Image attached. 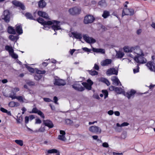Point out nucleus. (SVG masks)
I'll return each mask as SVG.
<instances>
[{"label":"nucleus","instance_id":"nucleus-1","mask_svg":"<svg viewBox=\"0 0 155 155\" xmlns=\"http://www.w3.org/2000/svg\"><path fill=\"white\" fill-rule=\"evenodd\" d=\"M37 21L39 23L43 25L44 27L43 28L45 30H48L49 28L48 26L52 25L51 28L53 30L55 33L54 35H57L56 31L58 30L61 29L60 25V21L55 20H52V21H45L42 18H39L37 19Z\"/></svg>","mask_w":155,"mask_h":155},{"label":"nucleus","instance_id":"nucleus-2","mask_svg":"<svg viewBox=\"0 0 155 155\" xmlns=\"http://www.w3.org/2000/svg\"><path fill=\"white\" fill-rule=\"evenodd\" d=\"M134 14V10L133 8H125L123 9L122 17L125 15H133Z\"/></svg>","mask_w":155,"mask_h":155},{"label":"nucleus","instance_id":"nucleus-3","mask_svg":"<svg viewBox=\"0 0 155 155\" xmlns=\"http://www.w3.org/2000/svg\"><path fill=\"white\" fill-rule=\"evenodd\" d=\"M144 55L136 56L134 58V60L139 64H144L146 62V60L143 57Z\"/></svg>","mask_w":155,"mask_h":155},{"label":"nucleus","instance_id":"nucleus-4","mask_svg":"<svg viewBox=\"0 0 155 155\" xmlns=\"http://www.w3.org/2000/svg\"><path fill=\"white\" fill-rule=\"evenodd\" d=\"M71 86L72 88L74 90L79 91H82L84 90V87L78 82H75Z\"/></svg>","mask_w":155,"mask_h":155},{"label":"nucleus","instance_id":"nucleus-5","mask_svg":"<svg viewBox=\"0 0 155 155\" xmlns=\"http://www.w3.org/2000/svg\"><path fill=\"white\" fill-rule=\"evenodd\" d=\"M2 18L6 22L9 21L10 14L8 10H6L4 12L3 15L2 16Z\"/></svg>","mask_w":155,"mask_h":155},{"label":"nucleus","instance_id":"nucleus-6","mask_svg":"<svg viewBox=\"0 0 155 155\" xmlns=\"http://www.w3.org/2000/svg\"><path fill=\"white\" fill-rule=\"evenodd\" d=\"M94 18L93 16L90 15H88L85 17L84 22L85 24L91 23L93 22Z\"/></svg>","mask_w":155,"mask_h":155},{"label":"nucleus","instance_id":"nucleus-7","mask_svg":"<svg viewBox=\"0 0 155 155\" xmlns=\"http://www.w3.org/2000/svg\"><path fill=\"white\" fill-rule=\"evenodd\" d=\"M81 11V8L78 7H75L69 10V13L72 15L80 14Z\"/></svg>","mask_w":155,"mask_h":155},{"label":"nucleus","instance_id":"nucleus-8","mask_svg":"<svg viewBox=\"0 0 155 155\" xmlns=\"http://www.w3.org/2000/svg\"><path fill=\"white\" fill-rule=\"evenodd\" d=\"M89 130L91 132L96 134H100L101 132V129L97 126H92L89 128Z\"/></svg>","mask_w":155,"mask_h":155},{"label":"nucleus","instance_id":"nucleus-9","mask_svg":"<svg viewBox=\"0 0 155 155\" xmlns=\"http://www.w3.org/2000/svg\"><path fill=\"white\" fill-rule=\"evenodd\" d=\"M137 54V56L144 55L142 50L140 47L138 46H136L133 47V52Z\"/></svg>","mask_w":155,"mask_h":155},{"label":"nucleus","instance_id":"nucleus-10","mask_svg":"<svg viewBox=\"0 0 155 155\" xmlns=\"http://www.w3.org/2000/svg\"><path fill=\"white\" fill-rule=\"evenodd\" d=\"M83 38L84 40L87 43H94L96 42V40L92 37H90L86 35H84Z\"/></svg>","mask_w":155,"mask_h":155},{"label":"nucleus","instance_id":"nucleus-11","mask_svg":"<svg viewBox=\"0 0 155 155\" xmlns=\"http://www.w3.org/2000/svg\"><path fill=\"white\" fill-rule=\"evenodd\" d=\"M118 70L115 68H110L107 70L106 74L107 75H110L112 74L117 75L118 74Z\"/></svg>","mask_w":155,"mask_h":155},{"label":"nucleus","instance_id":"nucleus-12","mask_svg":"<svg viewBox=\"0 0 155 155\" xmlns=\"http://www.w3.org/2000/svg\"><path fill=\"white\" fill-rule=\"evenodd\" d=\"M30 113L37 114L43 119H44L45 117L44 115L43 112L41 110H38L36 107L33 108L32 110V111Z\"/></svg>","mask_w":155,"mask_h":155},{"label":"nucleus","instance_id":"nucleus-13","mask_svg":"<svg viewBox=\"0 0 155 155\" xmlns=\"http://www.w3.org/2000/svg\"><path fill=\"white\" fill-rule=\"evenodd\" d=\"M66 84L65 82L63 80L59 78L55 79L54 84L58 86H64Z\"/></svg>","mask_w":155,"mask_h":155},{"label":"nucleus","instance_id":"nucleus-14","mask_svg":"<svg viewBox=\"0 0 155 155\" xmlns=\"http://www.w3.org/2000/svg\"><path fill=\"white\" fill-rule=\"evenodd\" d=\"M146 65L151 71L155 72V64L153 62L149 61Z\"/></svg>","mask_w":155,"mask_h":155},{"label":"nucleus","instance_id":"nucleus-15","mask_svg":"<svg viewBox=\"0 0 155 155\" xmlns=\"http://www.w3.org/2000/svg\"><path fill=\"white\" fill-rule=\"evenodd\" d=\"M12 2L13 4L15 6L20 7L22 10H25V7L21 2L15 0L13 1Z\"/></svg>","mask_w":155,"mask_h":155},{"label":"nucleus","instance_id":"nucleus-16","mask_svg":"<svg viewBox=\"0 0 155 155\" xmlns=\"http://www.w3.org/2000/svg\"><path fill=\"white\" fill-rule=\"evenodd\" d=\"M112 62L111 59H106L102 61L101 62V64L102 66H107L110 64Z\"/></svg>","mask_w":155,"mask_h":155},{"label":"nucleus","instance_id":"nucleus-17","mask_svg":"<svg viewBox=\"0 0 155 155\" xmlns=\"http://www.w3.org/2000/svg\"><path fill=\"white\" fill-rule=\"evenodd\" d=\"M111 80L112 81L113 84L114 85L116 86H118L119 83H120V85H121V84L120 81L117 77L115 76L112 77L111 78Z\"/></svg>","mask_w":155,"mask_h":155},{"label":"nucleus","instance_id":"nucleus-18","mask_svg":"<svg viewBox=\"0 0 155 155\" xmlns=\"http://www.w3.org/2000/svg\"><path fill=\"white\" fill-rule=\"evenodd\" d=\"M43 122L45 126L48 127L49 128H52L54 127V125L52 122L50 120H44Z\"/></svg>","mask_w":155,"mask_h":155},{"label":"nucleus","instance_id":"nucleus-19","mask_svg":"<svg viewBox=\"0 0 155 155\" xmlns=\"http://www.w3.org/2000/svg\"><path fill=\"white\" fill-rule=\"evenodd\" d=\"M46 4V3L44 0H40L38 2V7L41 8H45Z\"/></svg>","mask_w":155,"mask_h":155},{"label":"nucleus","instance_id":"nucleus-20","mask_svg":"<svg viewBox=\"0 0 155 155\" xmlns=\"http://www.w3.org/2000/svg\"><path fill=\"white\" fill-rule=\"evenodd\" d=\"M72 35L73 37L77 39H81L82 37V35L81 33L76 32H72Z\"/></svg>","mask_w":155,"mask_h":155},{"label":"nucleus","instance_id":"nucleus-21","mask_svg":"<svg viewBox=\"0 0 155 155\" xmlns=\"http://www.w3.org/2000/svg\"><path fill=\"white\" fill-rule=\"evenodd\" d=\"M15 29L16 32L19 35L22 34L23 33L22 26L21 25H15Z\"/></svg>","mask_w":155,"mask_h":155},{"label":"nucleus","instance_id":"nucleus-22","mask_svg":"<svg viewBox=\"0 0 155 155\" xmlns=\"http://www.w3.org/2000/svg\"><path fill=\"white\" fill-rule=\"evenodd\" d=\"M136 91L134 90H131L130 92H127L126 96L129 99L131 97L133 96L136 93Z\"/></svg>","mask_w":155,"mask_h":155},{"label":"nucleus","instance_id":"nucleus-23","mask_svg":"<svg viewBox=\"0 0 155 155\" xmlns=\"http://www.w3.org/2000/svg\"><path fill=\"white\" fill-rule=\"evenodd\" d=\"M38 15L40 16H41L45 18L48 19L49 17L48 15L45 12L41 11H39L38 12Z\"/></svg>","mask_w":155,"mask_h":155},{"label":"nucleus","instance_id":"nucleus-24","mask_svg":"<svg viewBox=\"0 0 155 155\" xmlns=\"http://www.w3.org/2000/svg\"><path fill=\"white\" fill-rule=\"evenodd\" d=\"M92 50L94 52L97 53H100L102 54L105 53V50L101 48H93Z\"/></svg>","mask_w":155,"mask_h":155},{"label":"nucleus","instance_id":"nucleus-25","mask_svg":"<svg viewBox=\"0 0 155 155\" xmlns=\"http://www.w3.org/2000/svg\"><path fill=\"white\" fill-rule=\"evenodd\" d=\"M5 50L8 52L9 54L14 52V50L12 47L9 45H6L5 47Z\"/></svg>","mask_w":155,"mask_h":155},{"label":"nucleus","instance_id":"nucleus-26","mask_svg":"<svg viewBox=\"0 0 155 155\" xmlns=\"http://www.w3.org/2000/svg\"><path fill=\"white\" fill-rule=\"evenodd\" d=\"M8 31L10 34H15L16 31L12 27L9 26L8 28Z\"/></svg>","mask_w":155,"mask_h":155},{"label":"nucleus","instance_id":"nucleus-27","mask_svg":"<svg viewBox=\"0 0 155 155\" xmlns=\"http://www.w3.org/2000/svg\"><path fill=\"white\" fill-rule=\"evenodd\" d=\"M100 81L105 83L107 86H109L110 84L109 81L105 78H101L100 79Z\"/></svg>","mask_w":155,"mask_h":155},{"label":"nucleus","instance_id":"nucleus-28","mask_svg":"<svg viewBox=\"0 0 155 155\" xmlns=\"http://www.w3.org/2000/svg\"><path fill=\"white\" fill-rule=\"evenodd\" d=\"M87 71L89 72V74L92 76H95L97 75L98 74V72L95 70H88Z\"/></svg>","mask_w":155,"mask_h":155},{"label":"nucleus","instance_id":"nucleus-29","mask_svg":"<svg viewBox=\"0 0 155 155\" xmlns=\"http://www.w3.org/2000/svg\"><path fill=\"white\" fill-rule=\"evenodd\" d=\"M19 105V104L17 102H15L14 101H11L8 104V105L11 107H13L15 106H18Z\"/></svg>","mask_w":155,"mask_h":155},{"label":"nucleus","instance_id":"nucleus-30","mask_svg":"<svg viewBox=\"0 0 155 155\" xmlns=\"http://www.w3.org/2000/svg\"><path fill=\"white\" fill-rule=\"evenodd\" d=\"M82 84L86 89L88 90H91V89L92 85L88 84L86 82H83Z\"/></svg>","mask_w":155,"mask_h":155},{"label":"nucleus","instance_id":"nucleus-31","mask_svg":"<svg viewBox=\"0 0 155 155\" xmlns=\"http://www.w3.org/2000/svg\"><path fill=\"white\" fill-rule=\"evenodd\" d=\"M133 47L130 48L128 47L125 46L124 48V50L126 52H133Z\"/></svg>","mask_w":155,"mask_h":155},{"label":"nucleus","instance_id":"nucleus-32","mask_svg":"<svg viewBox=\"0 0 155 155\" xmlns=\"http://www.w3.org/2000/svg\"><path fill=\"white\" fill-rule=\"evenodd\" d=\"M25 16H26V17L27 18L31 20H35V19L32 16L31 14L29 12H27L26 13Z\"/></svg>","mask_w":155,"mask_h":155},{"label":"nucleus","instance_id":"nucleus-33","mask_svg":"<svg viewBox=\"0 0 155 155\" xmlns=\"http://www.w3.org/2000/svg\"><path fill=\"white\" fill-rule=\"evenodd\" d=\"M36 73L38 74H44L46 73L45 70H40L37 68H35Z\"/></svg>","mask_w":155,"mask_h":155},{"label":"nucleus","instance_id":"nucleus-34","mask_svg":"<svg viewBox=\"0 0 155 155\" xmlns=\"http://www.w3.org/2000/svg\"><path fill=\"white\" fill-rule=\"evenodd\" d=\"M109 12L108 11H104L102 14V16L104 18H106L109 16Z\"/></svg>","mask_w":155,"mask_h":155},{"label":"nucleus","instance_id":"nucleus-35","mask_svg":"<svg viewBox=\"0 0 155 155\" xmlns=\"http://www.w3.org/2000/svg\"><path fill=\"white\" fill-rule=\"evenodd\" d=\"M25 67L31 73H33L35 72V70L33 68H31L29 66H28L27 64H25Z\"/></svg>","mask_w":155,"mask_h":155},{"label":"nucleus","instance_id":"nucleus-36","mask_svg":"<svg viewBox=\"0 0 155 155\" xmlns=\"http://www.w3.org/2000/svg\"><path fill=\"white\" fill-rule=\"evenodd\" d=\"M129 124L127 122H124L120 124L119 123H117L116 124V126L117 127H124L127 126L129 125Z\"/></svg>","mask_w":155,"mask_h":155},{"label":"nucleus","instance_id":"nucleus-37","mask_svg":"<svg viewBox=\"0 0 155 155\" xmlns=\"http://www.w3.org/2000/svg\"><path fill=\"white\" fill-rule=\"evenodd\" d=\"M98 4L102 7H105L107 5L106 3L104 0L100 1L98 3Z\"/></svg>","mask_w":155,"mask_h":155},{"label":"nucleus","instance_id":"nucleus-38","mask_svg":"<svg viewBox=\"0 0 155 155\" xmlns=\"http://www.w3.org/2000/svg\"><path fill=\"white\" fill-rule=\"evenodd\" d=\"M124 54L123 52H119L117 53L116 56L118 58H121L124 55Z\"/></svg>","mask_w":155,"mask_h":155},{"label":"nucleus","instance_id":"nucleus-39","mask_svg":"<svg viewBox=\"0 0 155 155\" xmlns=\"http://www.w3.org/2000/svg\"><path fill=\"white\" fill-rule=\"evenodd\" d=\"M115 91L117 93L120 94L123 92V90L121 88L116 87Z\"/></svg>","mask_w":155,"mask_h":155},{"label":"nucleus","instance_id":"nucleus-40","mask_svg":"<svg viewBox=\"0 0 155 155\" xmlns=\"http://www.w3.org/2000/svg\"><path fill=\"white\" fill-rule=\"evenodd\" d=\"M15 142L18 144L22 146L23 145V141L21 140H15Z\"/></svg>","mask_w":155,"mask_h":155},{"label":"nucleus","instance_id":"nucleus-41","mask_svg":"<svg viewBox=\"0 0 155 155\" xmlns=\"http://www.w3.org/2000/svg\"><path fill=\"white\" fill-rule=\"evenodd\" d=\"M9 97L11 98L12 99H17V96H16V93L12 92V93L9 95Z\"/></svg>","mask_w":155,"mask_h":155},{"label":"nucleus","instance_id":"nucleus-42","mask_svg":"<svg viewBox=\"0 0 155 155\" xmlns=\"http://www.w3.org/2000/svg\"><path fill=\"white\" fill-rule=\"evenodd\" d=\"M58 139L64 141L66 140L65 136L62 135H58Z\"/></svg>","mask_w":155,"mask_h":155},{"label":"nucleus","instance_id":"nucleus-43","mask_svg":"<svg viewBox=\"0 0 155 155\" xmlns=\"http://www.w3.org/2000/svg\"><path fill=\"white\" fill-rule=\"evenodd\" d=\"M102 92L104 96V98L105 99L108 97V91L106 90H102Z\"/></svg>","mask_w":155,"mask_h":155},{"label":"nucleus","instance_id":"nucleus-44","mask_svg":"<svg viewBox=\"0 0 155 155\" xmlns=\"http://www.w3.org/2000/svg\"><path fill=\"white\" fill-rule=\"evenodd\" d=\"M58 152L57 150L55 149H52L49 150H48V153H57Z\"/></svg>","mask_w":155,"mask_h":155},{"label":"nucleus","instance_id":"nucleus-45","mask_svg":"<svg viewBox=\"0 0 155 155\" xmlns=\"http://www.w3.org/2000/svg\"><path fill=\"white\" fill-rule=\"evenodd\" d=\"M127 136V133L126 132H123L121 135V139H124Z\"/></svg>","mask_w":155,"mask_h":155},{"label":"nucleus","instance_id":"nucleus-46","mask_svg":"<svg viewBox=\"0 0 155 155\" xmlns=\"http://www.w3.org/2000/svg\"><path fill=\"white\" fill-rule=\"evenodd\" d=\"M9 55H11L12 58L14 59H17L18 57V55L15 53L14 52H13L11 53V54H10Z\"/></svg>","mask_w":155,"mask_h":155},{"label":"nucleus","instance_id":"nucleus-47","mask_svg":"<svg viewBox=\"0 0 155 155\" xmlns=\"http://www.w3.org/2000/svg\"><path fill=\"white\" fill-rule=\"evenodd\" d=\"M18 100L21 102H24V100L25 99L22 96H17V99Z\"/></svg>","mask_w":155,"mask_h":155},{"label":"nucleus","instance_id":"nucleus-48","mask_svg":"<svg viewBox=\"0 0 155 155\" xmlns=\"http://www.w3.org/2000/svg\"><path fill=\"white\" fill-rule=\"evenodd\" d=\"M16 36H14L12 35H9V39L12 41L16 39Z\"/></svg>","mask_w":155,"mask_h":155},{"label":"nucleus","instance_id":"nucleus-49","mask_svg":"<svg viewBox=\"0 0 155 155\" xmlns=\"http://www.w3.org/2000/svg\"><path fill=\"white\" fill-rule=\"evenodd\" d=\"M18 119L17 120V122L18 123H20L21 121H22L23 120V117L22 115H20L19 118H18Z\"/></svg>","mask_w":155,"mask_h":155},{"label":"nucleus","instance_id":"nucleus-50","mask_svg":"<svg viewBox=\"0 0 155 155\" xmlns=\"http://www.w3.org/2000/svg\"><path fill=\"white\" fill-rule=\"evenodd\" d=\"M66 123L67 124L71 125L72 124L73 121L71 120L67 119L66 120Z\"/></svg>","mask_w":155,"mask_h":155},{"label":"nucleus","instance_id":"nucleus-51","mask_svg":"<svg viewBox=\"0 0 155 155\" xmlns=\"http://www.w3.org/2000/svg\"><path fill=\"white\" fill-rule=\"evenodd\" d=\"M27 84L29 86H32L35 85L34 82L31 81H29L27 82Z\"/></svg>","mask_w":155,"mask_h":155},{"label":"nucleus","instance_id":"nucleus-52","mask_svg":"<svg viewBox=\"0 0 155 155\" xmlns=\"http://www.w3.org/2000/svg\"><path fill=\"white\" fill-rule=\"evenodd\" d=\"M114 129L116 131L118 132H120L122 130L121 127H117V126L116 127H115Z\"/></svg>","mask_w":155,"mask_h":155},{"label":"nucleus","instance_id":"nucleus-53","mask_svg":"<svg viewBox=\"0 0 155 155\" xmlns=\"http://www.w3.org/2000/svg\"><path fill=\"white\" fill-rule=\"evenodd\" d=\"M137 68L136 69H134L133 70L134 73H137L139 72V65L137 64Z\"/></svg>","mask_w":155,"mask_h":155},{"label":"nucleus","instance_id":"nucleus-54","mask_svg":"<svg viewBox=\"0 0 155 155\" xmlns=\"http://www.w3.org/2000/svg\"><path fill=\"white\" fill-rule=\"evenodd\" d=\"M93 69L97 71H98L99 69V67L97 64H95L93 67Z\"/></svg>","mask_w":155,"mask_h":155},{"label":"nucleus","instance_id":"nucleus-55","mask_svg":"<svg viewBox=\"0 0 155 155\" xmlns=\"http://www.w3.org/2000/svg\"><path fill=\"white\" fill-rule=\"evenodd\" d=\"M87 83H88V84H90L91 85H92L93 84V82L91 79H90L87 80Z\"/></svg>","mask_w":155,"mask_h":155},{"label":"nucleus","instance_id":"nucleus-56","mask_svg":"<svg viewBox=\"0 0 155 155\" xmlns=\"http://www.w3.org/2000/svg\"><path fill=\"white\" fill-rule=\"evenodd\" d=\"M82 49L84 51H86L87 52H90L91 50V49H88L87 48H86V47L84 48H82Z\"/></svg>","mask_w":155,"mask_h":155},{"label":"nucleus","instance_id":"nucleus-57","mask_svg":"<svg viewBox=\"0 0 155 155\" xmlns=\"http://www.w3.org/2000/svg\"><path fill=\"white\" fill-rule=\"evenodd\" d=\"M35 120H36V122H35L36 124H40L41 123V120H40L39 118L36 119Z\"/></svg>","mask_w":155,"mask_h":155},{"label":"nucleus","instance_id":"nucleus-58","mask_svg":"<svg viewBox=\"0 0 155 155\" xmlns=\"http://www.w3.org/2000/svg\"><path fill=\"white\" fill-rule=\"evenodd\" d=\"M43 100L46 102H49L52 101L51 99L48 98H44Z\"/></svg>","mask_w":155,"mask_h":155},{"label":"nucleus","instance_id":"nucleus-59","mask_svg":"<svg viewBox=\"0 0 155 155\" xmlns=\"http://www.w3.org/2000/svg\"><path fill=\"white\" fill-rule=\"evenodd\" d=\"M116 87L113 86H111L109 87V90L111 91L115 90Z\"/></svg>","mask_w":155,"mask_h":155},{"label":"nucleus","instance_id":"nucleus-60","mask_svg":"<svg viewBox=\"0 0 155 155\" xmlns=\"http://www.w3.org/2000/svg\"><path fill=\"white\" fill-rule=\"evenodd\" d=\"M102 146L104 147H109L108 143L107 142H104L102 144Z\"/></svg>","mask_w":155,"mask_h":155},{"label":"nucleus","instance_id":"nucleus-61","mask_svg":"<svg viewBox=\"0 0 155 155\" xmlns=\"http://www.w3.org/2000/svg\"><path fill=\"white\" fill-rule=\"evenodd\" d=\"M41 78V75H35V79L36 80H39Z\"/></svg>","mask_w":155,"mask_h":155},{"label":"nucleus","instance_id":"nucleus-62","mask_svg":"<svg viewBox=\"0 0 155 155\" xmlns=\"http://www.w3.org/2000/svg\"><path fill=\"white\" fill-rule=\"evenodd\" d=\"M45 131V129L44 127H41L38 129V131L40 132H44Z\"/></svg>","mask_w":155,"mask_h":155},{"label":"nucleus","instance_id":"nucleus-63","mask_svg":"<svg viewBox=\"0 0 155 155\" xmlns=\"http://www.w3.org/2000/svg\"><path fill=\"white\" fill-rule=\"evenodd\" d=\"M53 100L54 101V102L56 104H58L57 103V101H58V99L56 97V96L54 97Z\"/></svg>","mask_w":155,"mask_h":155},{"label":"nucleus","instance_id":"nucleus-64","mask_svg":"<svg viewBox=\"0 0 155 155\" xmlns=\"http://www.w3.org/2000/svg\"><path fill=\"white\" fill-rule=\"evenodd\" d=\"M0 110L2 112H4V113H6V112H7V110L5 109V108H3V107L1 108Z\"/></svg>","mask_w":155,"mask_h":155}]
</instances>
